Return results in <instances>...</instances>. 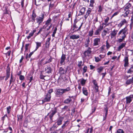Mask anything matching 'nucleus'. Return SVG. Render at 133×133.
Returning <instances> with one entry per match:
<instances>
[{
    "label": "nucleus",
    "mask_w": 133,
    "mask_h": 133,
    "mask_svg": "<svg viewBox=\"0 0 133 133\" xmlns=\"http://www.w3.org/2000/svg\"><path fill=\"white\" fill-rule=\"evenodd\" d=\"M36 46L35 51H36L38 48L41 46V43L40 42H36Z\"/></svg>",
    "instance_id": "29"
},
{
    "label": "nucleus",
    "mask_w": 133,
    "mask_h": 133,
    "mask_svg": "<svg viewBox=\"0 0 133 133\" xmlns=\"http://www.w3.org/2000/svg\"><path fill=\"white\" fill-rule=\"evenodd\" d=\"M133 98V96H130L127 97H126V103H130L132 100V98Z\"/></svg>",
    "instance_id": "16"
},
{
    "label": "nucleus",
    "mask_w": 133,
    "mask_h": 133,
    "mask_svg": "<svg viewBox=\"0 0 133 133\" xmlns=\"http://www.w3.org/2000/svg\"><path fill=\"white\" fill-rule=\"evenodd\" d=\"M59 73L61 74H65L67 72L66 69H64L62 67H60L59 70Z\"/></svg>",
    "instance_id": "17"
},
{
    "label": "nucleus",
    "mask_w": 133,
    "mask_h": 133,
    "mask_svg": "<svg viewBox=\"0 0 133 133\" xmlns=\"http://www.w3.org/2000/svg\"><path fill=\"white\" fill-rule=\"evenodd\" d=\"M82 92L84 95L87 96L88 95V93L87 88L85 87H83L82 88Z\"/></svg>",
    "instance_id": "20"
},
{
    "label": "nucleus",
    "mask_w": 133,
    "mask_h": 133,
    "mask_svg": "<svg viewBox=\"0 0 133 133\" xmlns=\"http://www.w3.org/2000/svg\"><path fill=\"white\" fill-rule=\"evenodd\" d=\"M131 22L130 24V26L131 27L132 26L133 24V19H131Z\"/></svg>",
    "instance_id": "64"
},
{
    "label": "nucleus",
    "mask_w": 133,
    "mask_h": 133,
    "mask_svg": "<svg viewBox=\"0 0 133 133\" xmlns=\"http://www.w3.org/2000/svg\"><path fill=\"white\" fill-rule=\"evenodd\" d=\"M36 17V14L35 13L34 10L32 11V14L31 16L32 21H31L34 22L35 21V18Z\"/></svg>",
    "instance_id": "23"
},
{
    "label": "nucleus",
    "mask_w": 133,
    "mask_h": 133,
    "mask_svg": "<svg viewBox=\"0 0 133 133\" xmlns=\"http://www.w3.org/2000/svg\"><path fill=\"white\" fill-rule=\"evenodd\" d=\"M133 83V77L131 79H128L126 82V84L127 85H129Z\"/></svg>",
    "instance_id": "30"
},
{
    "label": "nucleus",
    "mask_w": 133,
    "mask_h": 133,
    "mask_svg": "<svg viewBox=\"0 0 133 133\" xmlns=\"http://www.w3.org/2000/svg\"><path fill=\"white\" fill-rule=\"evenodd\" d=\"M63 93H64L70 91L71 89L70 87H68L65 89H63Z\"/></svg>",
    "instance_id": "32"
},
{
    "label": "nucleus",
    "mask_w": 133,
    "mask_h": 133,
    "mask_svg": "<svg viewBox=\"0 0 133 133\" xmlns=\"http://www.w3.org/2000/svg\"><path fill=\"white\" fill-rule=\"evenodd\" d=\"M73 12H69V14L68 15V17L69 18H70L72 16V15L73 14Z\"/></svg>",
    "instance_id": "44"
},
{
    "label": "nucleus",
    "mask_w": 133,
    "mask_h": 133,
    "mask_svg": "<svg viewBox=\"0 0 133 133\" xmlns=\"http://www.w3.org/2000/svg\"><path fill=\"white\" fill-rule=\"evenodd\" d=\"M103 69V67L102 66H100L99 68H98L97 69V72L99 73H100L101 72Z\"/></svg>",
    "instance_id": "33"
},
{
    "label": "nucleus",
    "mask_w": 133,
    "mask_h": 133,
    "mask_svg": "<svg viewBox=\"0 0 133 133\" xmlns=\"http://www.w3.org/2000/svg\"><path fill=\"white\" fill-rule=\"evenodd\" d=\"M107 31L105 30H104L102 32V35H103L104 36H105L106 35Z\"/></svg>",
    "instance_id": "58"
},
{
    "label": "nucleus",
    "mask_w": 133,
    "mask_h": 133,
    "mask_svg": "<svg viewBox=\"0 0 133 133\" xmlns=\"http://www.w3.org/2000/svg\"><path fill=\"white\" fill-rule=\"evenodd\" d=\"M93 42V45L94 46L98 45L100 42V39L99 38H95L94 39Z\"/></svg>",
    "instance_id": "10"
},
{
    "label": "nucleus",
    "mask_w": 133,
    "mask_h": 133,
    "mask_svg": "<svg viewBox=\"0 0 133 133\" xmlns=\"http://www.w3.org/2000/svg\"><path fill=\"white\" fill-rule=\"evenodd\" d=\"M58 109L57 107H55L52 108L50 112L46 116H45V118H46L47 116H49L50 121H52V117L56 114L58 113V114L59 115V112H58Z\"/></svg>",
    "instance_id": "2"
},
{
    "label": "nucleus",
    "mask_w": 133,
    "mask_h": 133,
    "mask_svg": "<svg viewBox=\"0 0 133 133\" xmlns=\"http://www.w3.org/2000/svg\"><path fill=\"white\" fill-rule=\"evenodd\" d=\"M93 29L92 28L91 30L89 32V35L90 37L92 36L93 34Z\"/></svg>",
    "instance_id": "35"
},
{
    "label": "nucleus",
    "mask_w": 133,
    "mask_h": 133,
    "mask_svg": "<svg viewBox=\"0 0 133 133\" xmlns=\"http://www.w3.org/2000/svg\"><path fill=\"white\" fill-rule=\"evenodd\" d=\"M122 38H119V39H118V42H122L123 40H124L125 38V37H124L123 36H122Z\"/></svg>",
    "instance_id": "46"
},
{
    "label": "nucleus",
    "mask_w": 133,
    "mask_h": 133,
    "mask_svg": "<svg viewBox=\"0 0 133 133\" xmlns=\"http://www.w3.org/2000/svg\"><path fill=\"white\" fill-rule=\"evenodd\" d=\"M94 3L95 1L94 0H90L89 6H90L93 7V4Z\"/></svg>",
    "instance_id": "38"
},
{
    "label": "nucleus",
    "mask_w": 133,
    "mask_h": 133,
    "mask_svg": "<svg viewBox=\"0 0 133 133\" xmlns=\"http://www.w3.org/2000/svg\"><path fill=\"white\" fill-rule=\"evenodd\" d=\"M19 79L21 81H22L24 79V76L22 75H20L19 76Z\"/></svg>",
    "instance_id": "52"
},
{
    "label": "nucleus",
    "mask_w": 133,
    "mask_h": 133,
    "mask_svg": "<svg viewBox=\"0 0 133 133\" xmlns=\"http://www.w3.org/2000/svg\"><path fill=\"white\" fill-rule=\"evenodd\" d=\"M95 61L96 62H98L101 61V59L99 58L98 57H95Z\"/></svg>",
    "instance_id": "45"
},
{
    "label": "nucleus",
    "mask_w": 133,
    "mask_h": 133,
    "mask_svg": "<svg viewBox=\"0 0 133 133\" xmlns=\"http://www.w3.org/2000/svg\"><path fill=\"white\" fill-rule=\"evenodd\" d=\"M78 62V66L79 67H80L82 65V62L81 61L79 62Z\"/></svg>",
    "instance_id": "60"
},
{
    "label": "nucleus",
    "mask_w": 133,
    "mask_h": 133,
    "mask_svg": "<svg viewBox=\"0 0 133 133\" xmlns=\"http://www.w3.org/2000/svg\"><path fill=\"white\" fill-rule=\"evenodd\" d=\"M124 61V66L125 67L127 66L129 64L128 59V56H125V57Z\"/></svg>",
    "instance_id": "15"
},
{
    "label": "nucleus",
    "mask_w": 133,
    "mask_h": 133,
    "mask_svg": "<svg viewBox=\"0 0 133 133\" xmlns=\"http://www.w3.org/2000/svg\"><path fill=\"white\" fill-rule=\"evenodd\" d=\"M90 66L91 70H93L95 68V66H93L92 65H90Z\"/></svg>",
    "instance_id": "63"
},
{
    "label": "nucleus",
    "mask_w": 133,
    "mask_h": 133,
    "mask_svg": "<svg viewBox=\"0 0 133 133\" xmlns=\"http://www.w3.org/2000/svg\"><path fill=\"white\" fill-rule=\"evenodd\" d=\"M80 36L79 35H74L70 36V38L73 40L77 39L79 38Z\"/></svg>",
    "instance_id": "19"
},
{
    "label": "nucleus",
    "mask_w": 133,
    "mask_h": 133,
    "mask_svg": "<svg viewBox=\"0 0 133 133\" xmlns=\"http://www.w3.org/2000/svg\"><path fill=\"white\" fill-rule=\"evenodd\" d=\"M56 92L57 95H61L63 93V89H57L56 90Z\"/></svg>",
    "instance_id": "12"
},
{
    "label": "nucleus",
    "mask_w": 133,
    "mask_h": 133,
    "mask_svg": "<svg viewBox=\"0 0 133 133\" xmlns=\"http://www.w3.org/2000/svg\"><path fill=\"white\" fill-rule=\"evenodd\" d=\"M35 51V50L33 51L32 52H30L29 55H28V58H30L31 57V55L34 54V52L35 51Z\"/></svg>",
    "instance_id": "50"
},
{
    "label": "nucleus",
    "mask_w": 133,
    "mask_h": 133,
    "mask_svg": "<svg viewBox=\"0 0 133 133\" xmlns=\"http://www.w3.org/2000/svg\"><path fill=\"white\" fill-rule=\"evenodd\" d=\"M68 108V106H65L64 108H62V110L63 111H64L66 110V109H67Z\"/></svg>",
    "instance_id": "61"
},
{
    "label": "nucleus",
    "mask_w": 133,
    "mask_h": 133,
    "mask_svg": "<svg viewBox=\"0 0 133 133\" xmlns=\"http://www.w3.org/2000/svg\"><path fill=\"white\" fill-rule=\"evenodd\" d=\"M53 89H50L48 91V93L47 94H50V95H51V93L53 92Z\"/></svg>",
    "instance_id": "49"
},
{
    "label": "nucleus",
    "mask_w": 133,
    "mask_h": 133,
    "mask_svg": "<svg viewBox=\"0 0 133 133\" xmlns=\"http://www.w3.org/2000/svg\"><path fill=\"white\" fill-rule=\"evenodd\" d=\"M102 7L101 5H99L98 6V11L99 12H101L102 10Z\"/></svg>",
    "instance_id": "47"
},
{
    "label": "nucleus",
    "mask_w": 133,
    "mask_h": 133,
    "mask_svg": "<svg viewBox=\"0 0 133 133\" xmlns=\"http://www.w3.org/2000/svg\"><path fill=\"white\" fill-rule=\"evenodd\" d=\"M50 39L51 38L50 37L48 38V39H47L45 43L46 47H47V46L48 47L49 46L50 44Z\"/></svg>",
    "instance_id": "31"
},
{
    "label": "nucleus",
    "mask_w": 133,
    "mask_h": 133,
    "mask_svg": "<svg viewBox=\"0 0 133 133\" xmlns=\"http://www.w3.org/2000/svg\"><path fill=\"white\" fill-rule=\"evenodd\" d=\"M92 83L94 84V85L95 86H97V82L96 80H94L92 81Z\"/></svg>",
    "instance_id": "51"
},
{
    "label": "nucleus",
    "mask_w": 133,
    "mask_h": 133,
    "mask_svg": "<svg viewBox=\"0 0 133 133\" xmlns=\"http://www.w3.org/2000/svg\"><path fill=\"white\" fill-rule=\"evenodd\" d=\"M52 69L50 65H48L45 68V71L46 73L49 74L51 72Z\"/></svg>",
    "instance_id": "11"
},
{
    "label": "nucleus",
    "mask_w": 133,
    "mask_h": 133,
    "mask_svg": "<svg viewBox=\"0 0 133 133\" xmlns=\"http://www.w3.org/2000/svg\"><path fill=\"white\" fill-rule=\"evenodd\" d=\"M45 76L43 75L42 74H41L40 75V78L41 79H44V77Z\"/></svg>",
    "instance_id": "53"
},
{
    "label": "nucleus",
    "mask_w": 133,
    "mask_h": 133,
    "mask_svg": "<svg viewBox=\"0 0 133 133\" xmlns=\"http://www.w3.org/2000/svg\"><path fill=\"white\" fill-rule=\"evenodd\" d=\"M126 43H122L121 45H119L117 49V51H120L124 47Z\"/></svg>",
    "instance_id": "27"
},
{
    "label": "nucleus",
    "mask_w": 133,
    "mask_h": 133,
    "mask_svg": "<svg viewBox=\"0 0 133 133\" xmlns=\"http://www.w3.org/2000/svg\"><path fill=\"white\" fill-rule=\"evenodd\" d=\"M90 40L89 37L87 38L86 39L85 42L84 46L85 48H88L89 45Z\"/></svg>",
    "instance_id": "14"
},
{
    "label": "nucleus",
    "mask_w": 133,
    "mask_h": 133,
    "mask_svg": "<svg viewBox=\"0 0 133 133\" xmlns=\"http://www.w3.org/2000/svg\"><path fill=\"white\" fill-rule=\"evenodd\" d=\"M127 22L125 19H124L121 22L118 24V26L120 27H121L125 24L127 23Z\"/></svg>",
    "instance_id": "22"
},
{
    "label": "nucleus",
    "mask_w": 133,
    "mask_h": 133,
    "mask_svg": "<svg viewBox=\"0 0 133 133\" xmlns=\"http://www.w3.org/2000/svg\"><path fill=\"white\" fill-rule=\"evenodd\" d=\"M116 133H124V132L122 129H119L117 130Z\"/></svg>",
    "instance_id": "39"
},
{
    "label": "nucleus",
    "mask_w": 133,
    "mask_h": 133,
    "mask_svg": "<svg viewBox=\"0 0 133 133\" xmlns=\"http://www.w3.org/2000/svg\"><path fill=\"white\" fill-rule=\"evenodd\" d=\"M75 98V96H69L68 98L66 99L64 101V103L66 104H69L72 101V99H74Z\"/></svg>",
    "instance_id": "7"
},
{
    "label": "nucleus",
    "mask_w": 133,
    "mask_h": 133,
    "mask_svg": "<svg viewBox=\"0 0 133 133\" xmlns=\"http://www.w3.org/2000/svg\"><path fill=\"white\" fill-rule=\"evenodd\" d=\"M103 29V26L100 25L99 27L94 32V35H99L100 32Z\"/></svg>",
    "instance_id": "9"
},
{
    "label": "nucleus",
    "mask_w": 133,
    "mask_h": 133,
    "mask_svg": "<svg viewBox=\"0 0 133 133\" xmlns=\"http://www.w3.org/2000/svg\"><path fill=\"white\" fill-rule=\"evenodd\" d=\"M44 15L43 14H42L40 16L36 18L37 23L39 25L42 22L44 18Z\"/></svg>",
    "instance_id": "6"
},
{
    "label": "nucleus",
    "mask_w": 133,
    "mask_h": 133,
    "mask_svg": "<svg viewBox=\"0 0 133 133\" xmlns=\"http://www.w3.org/2000/svg\"><path fill=\"white\" fill-rule=\"evenodd\" d=\"M51 96L50 94H46V95L45 96V97L44 98L42 101H40L42 102V103H44L45 102H49L51 99Z\"/></svg>",
    "instance_id": "5"
},
{
    "label": "nucleus",
    "mask_w": 133,
    "mask_h": 133,
    "mask_svg": "<svg viewBox=\"0 0 133 133\" xmlns=\"http://www.w3.org/2000/svg\"><path fill=\"white\" fill-rule=\"evenodd\" d=\"M58 109L57 107H55L52 108L50 112L46 116H45V118H46L47 116H49L50 121H52V117L56 114L58 113V114L59 115V112H58Z\"/></svg>",
    "instance_id": "1"
},
{
    "label": "nucleus",
    "mask_w": 133,
    "mask_h": 133,
    "mask_svg": "<svg viewBox=\"0 0 133 133\" xmlns=\"http://www.w3.org/2000/svg\"><path fill=\"white\" fill-rule=\"evenodd\" d=\"M30 45L29 44H26L25 45V51L28 50V47Z\"/></svg>",
    "instance_id": "55"
},
{
    "label": "nucleus",
    "mask_w": 133,
    "mask_h": 133,
    "mask_svg": "<svg viewBox=\"0 0 133 133\" xmlns=\"http://www.w3.org/2000/svg\"><path fill=\"white\" fill-rule=\"evenodd\" d=\"M65 58V55L63 54L61 59V61H60V63L61 64H62L64 62Z\"/></svg>",
    "instance_id": "21"
},
{
    "label": "nucleus",
    "mask_w": 133,
    "mask_h": 133,
    "mask_svg": "<svg viewBox=\"0 0 133 133\" xmlns=\"http://www.w3.org/2000/svg\"><path fill=\"white\" fill-rule=\"evenodd\" d=\"M7 113L8 114H9L10 113V110L11 109V107L10 106H9V107H8L6 108Z\"/></svg>",
    "instance_id": "42"
},
{
    "label": "nucleus",
    "mask_w": 133,
    "mask_h": 133,
    "mask_svg": "<svg viewBox=\"0 0 133 133\" xmlns=\"http://www.w3.org/2000/svg\"><path fill=\"white\" fill-rule=\"evenodd\" d=\"M119 13V12H115L112 15L111 17V19H112L114 16L117 15Z\"/></svg>",
    "instance_id": "43"
},
{
    "label": "nucleus",
    "mask_w": 133,
    "mask_h": 133,
    "mask_svg": "<svg viewBox=\"0 0 133 133\" xmlns=\"http://www.w3.org/2000/svg\"><path fill=\"white\" fill-rule=\"evenodd\" d=\"M87 67L86 66H84V68H83V73H84L86 72L87 69Z\"/></svg>",
    "instance_id": "41"
},
{
    "label": "nucleus",
    "mask_w": 133,
    "mask_h": 133,
    "mask_svg": "<svg viewBox=\"0 0 133 133\" xmlns=\"http://www.w3.org/2000/svg\"><path fill=\"white\" fill-rule=\"evenodd\" d=\"M86 80L84 79H82L81 81V84L82 85H84L85 83Z\"/></svg>",
    "instance_id": "40"
},
{
    "label": "nucleus",
    "mask_w": 133,
    "mask_h": 133,
    "mask_svg": "<svg viewBox=\"0 0 133 133\" xmlns=\"http://www.w3.org/2000/svg\"><path fill=\"white\" fill-rule=\"evenodd\" d=\"M106 46L107 47V49H108L110 47V45L109 44L107 41L106 42Z\"/></svg>",
    "instance_id": "54"
},
{
    "label": "nucleus",
    "mask_w": 133,
    "mask_h": 133,
    "mask_svg": "<svg viewBox=\"0 0 133 133\" xmlns=\"http://www.w3.org/2000/svg\"><path fill=\"white\" fill-rule=\"evenodd\" d=\"M10 75V74H6V78L5 79V80L6 81L8 78H9Z\"/></svg>",
    "instance_id": "62"
},
{
    "label": "nucleus",
    "mask_w": 133,
    "mask_h": 133,
    "mask_svg": "<svg viewBox=\"0 0 133 133\" xmlns=\"http://www.w3.org/2000/svg\"><path fill=\"white\" fill-rule=\"evenodd\" d=\"M117 32L118 31L117 30L115 29L111 32L110 34L111 38L114 37L116 36Z\"/></svg>",
    "instance_id": "24"
},
{
    "label": "nucleus",
    "mask_w": 133,
    "mask_h": 133,
    "mask_svg": "<svg viewBox=\"0 0 133 133\" xmlns=\"http://www.w3.org/2000/svg\"><path fill=\"white\" fill-rule=\"evenodd\" d=\"M91 9L89 8L87 11L86 14L84 16L85 18L86 19L89 16V15L90 14L91 12Z\"/></svg>",
    "instance_id": "18"
},
{
    "label": "nucleus",
    "mask_w": 133,
    "mask_h": 133,
    "mask_svg": "<svg viewBox=\"0 0 133 133\" xmlns=\"http://www.w3.org/2000/svg\"><path fill=\"white\" fill-rule=\"evenodd\" d=\"M133 68H131V67L127 71L128 73H131L133 72V70H131V69Z\"/></svg>",
    "instance_id": "57"
},
{
    "label": "nucleus",
    "mask_w": 133,
    "mask_h": 133,
    "mask_svg": "<svg viewBox=\"0 0 133 133\" xmlns=\"http://www.w3.org/2000/svg\"><path fill=\"white\" fill-rule=\"evenodd\" d=\"M109 20V18L108 17H107L106 18L104 21V22H105V23L107 24V23L108 22Z\"/></svg>",
    "instance_id": "59"
},
{
    "label": "nucleus",
    "mask_w": 133,
    "mask_h": 133,
    "mask_svg": "<svg viewBox=\"0 0 133 133\" xmlns=\"http://www.w3.org/2000/svg\"><path fill=\"white\" fill-rule=\"evenodd\" d=\"M91 48L89 47H88L87 49L84 52V55L85 57H86L87 56H90V55L91 52Z\"/></svg>",
    "instance_id": "8"
},
{
    "label": "nucleus",
    "mask_w": 133,
    "mask_h": 133,
    "mask_svg": "<svg viewBox=\"0 0 133 133\" xmlns=\"http://www.w3.org/2000/svg\"><path fill=\"white\" fill-rule=\"evenodd\" d=\"M131 6V4L130 3L127 4L124 7V10H130L129 9Z\"/></svg>",
    "instance_id": "25"
},
{
    "label": "nucleus",
    "mask_w": 133,
    "mask_h": 133,
    "mask_svg": "<svg viewBox=\"0 0 133 133\" xmlns=\"http://www.w3.org/2000/svg\"><path fill=\"white\" fill-rule=\"evenodd\" d=\"M128 29L126 26L124 28L121 29L118 33V36L122 34L123 35L122 36L125 37H126L127 36V35L128 34Z\"/></svg>",
    "instance_id": "4"
},
{
    "label": "nucleus",
    "mask_w": 133,
    "mask_h": 133,
    "mask_svg": "<svg viewBox=\"0 0 133 133\" xmlns=\"http://www.w3.org/2000/svg\"><path fill=\"white\" fill-rule=\"evenodd\" d=\"M125 12L122 15V16H123L124 17H126L128 16L129 14L130 13V10H124Z\"/></svg>",
    "instance_id": "28"
},
{
    "label": "nucleus",
    "mask_w": 133,
    "mask_h": 133,
    "mask_svg": "<svg viewBox=\"0 0 133 133\" xmlns=\"http://www.w3.org/2000/svg\"><path fill=\"white\" fill-rule=\"evenodd\" d=\"M57 27H55L54 30L52 34V37H55V34L56 33V31H57Z\"/></svg>",
    "instance_id": "36"
},
{
    "label": "nucleus",
    "mask_w": 133,
    "mask_h": 133,
    "mask_svg": "<svg viewBox=\"0 0 133 133\" xmlns=\"http://www.w3.org/2000/svg\"><path fill=\"white\" fill-rule=\"evenodd\" d=\"M51 21V20L50 19H48L46 21V24L47 25H49V23Z\"/></svg>",
    "instance_id": "56"
},
{
    "label": "nucleus",
    "mask_w": 133,
    "mask_h": 133,
    "mask_svg": "<svg viewBox=\"0 0 133 133\" xmlns=\"http://www.w3.org/2000/svg\"><path fill=\"white\" fill-rule=\"evenodd\" d=\"M77 23V19H75L74 21L73 25L72 28H71V31L72 33H74L75 32H76L78 30H80L83 25V23H81V25L79 26V27L78 28V26L76 25Z\"/></svg>",
    "instance_id": "3"
},
{
    "label": "nucleus",
    "mask_w": 133,
    "mask_h": 133,
    "mask_svg": "<svg viewBox=\"0 0 133 133\" xmlns=\"http://www.w3.org/2000/svg\"><path fill=\"white\" fill-rule=\"evenodd\" d=\"M52 57L51 56H50V58H49L48 61H46L45 63L44 64H47L48 63H49L52 61Z\"/></svg>",
    "instance_id": "37"
},
{
    "label": "nucleus",
    "mask_w": 133,
    "mask_h": 133,
    "mask_svg": "<svg viewBox=\"0 0 133 133\" xmlns=\"http://www.w3.org/2000/svg\"><path fill=\"white\" fill-rule=\"evenodd\" d=\"M95 88L96 90V92H97L99 91L98 87V85L95 86Z\"/></svg>",
    "instance_id": "48"
},
{
    "label": "nucleus",
    "mask_w": 133,
    "mask_h": 133,
    "mask_svg": "<svg viewBox=\"0 0 133 133\" xmlns=\"http://www.w3.org/2000/svg\"><path fill=\"white\" fill-rule=\"evenodd\" d=\"M64 119L63 117H59L56 123H57L58 125H61L62 124V122Z\"/></svg>",
    "instance_id": "13"
},
{
    "label": "nucleus",
    "mask_w": 133,
    "mask_h": 133,
    "mask_svg": "<svg viewBox=\"0 0 133 133\" xmlns=\"http://www.w3.org/2000/svg\"><path fill=\"white\" fill-rule=\"evenodd\" d=\"M36 31V30L34 29L33 30L32 32L30 33L29 34V35L27 37V38L28 39H29L31 37H32L33 36L34 33Z\"/></svg>",
    "instance_id": "26"
},
{
    "label": "nucleus",
    "mask_w": 133,
    "mask_h": 133,
    "mask_svg": "<svg viewBox=\"0 0 133 133\" xmlns=\"http://www.w3.org/2000/svg\"><path fill=\"white\" fill-rule=\"evenodd\" d=\"M15 81V79H14L12 75L11 74V78L9 84L10 85L12 82H14Z\"/></svg>",
    "instance_id": "34"
}]
</instances>
